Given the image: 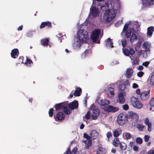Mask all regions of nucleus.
Returning <instances> with one entry per match:
<instances>
[{"instance_id":"f257e3e1","label":"nucleus","mask_w":154,"mask_h":154,"mask_svg":"<svg viewBox=\"0 0 154 154\" xmlns=\"http://www.w3.org/2000/svg\"><path fill=\"white\" fill-rule=\"evenodd\" d=\"M101 4L100 8L103 11H105L103 15V19L106 23L111 21L115 17L116 11L112 10H109V2L106 1L103 2Z\"/></svg>"},{"instance_id":"f03ea898","label":"nucleus","mask_w":154,"mask_h":154,"mask_svg":"<svg viewBox=\"0 0 154 154\" xmlns=\"http://www.w3.org/2000/svg\"><path fill=\"white\" fill-rule=\"evenodd\" d=\"M79 42L80 43H83L84 42L87 43L89 37L88 32L85 30H83L78 35Z\"/></svg>"},{"instance_id":"7ed1b4c3","label":"nucleus","mask_w":154,"mask_h":154,"mask_svg":"<svg viewBox=\"0 0 154 154\" xmlns=\"http://www.w3.org/2000/svg\"><path fill=\"white\" fill-rule=\"evenodd\" d=\"M54 107L57 111H60L62 109L66 114H70V111L68 110L66 108V102L57 104L54 106Z\"/></svg>"},{"instance_id":"20e7f679","label":"nucleus","mask_w":154,"mask_h":154,"mask_svg":"<svg viewBox=\"0 0 154 154\" xmlns=\"http://www.w3.org/2000/svg\"><path fill=\"white\" fill-rule=\"evenodd\" d=\"M100 32L101 31L99 29H94L92 32L91 37L94 43H100V39L99 36Z\"/></svg>"},{"instance_id":"39448f33","label":"nucleus","mask_w":154,"mask_h":154,"mask_svg":"<svg viewBox=\"0 0 154 154\" xmlns=\"http://www.w3.org/2000/svg\"><path fill=\"white\" fill-rule=\"evenodd\" d=\"M131 103L134 108L137 109H140L143 106V104L138 99L134 97L131 98Z\"/></svg>"},{"instance_id":"423d86ee","label":"nucleus","mask_w":154,"mask_h":154,"mask_svg":"<svg viewBox=\"0 0 154 154\" xmlns=\"http://www.w3.org/2000/svg\"><path fill=\"white\" fill-rule=\"evenodd\" d=\"M78 102L76 100H74L72 102L69 104L68 103L66 102V108L68 109L70 111V113L72 112V110L74 109H76L78 106Z\"/></svg>"},{"instance_id":"0eeeda50","label":"nucleus","mask_w":154,"mask_h":154,"mask_svg":"<svg viewBox=\"0 0 154 154\" xmlns=\"http://www.w3.org/2000/svg\"><path fill=\"white\" fill-rule=\"evenodd\" d=\"M122 51L124 54L126 56H129L131 60L133 59L132 57L131 56H132L134 54L135 52L133 48H131L129 49L125 48H122Z\"/></svg>"},{"instance_id":"6e6552de","label":"nucleus","mask_w":154,"mask_h":154,"mask_svg":"<svg viewBox=\"0 0 154 154\" xmlns=\"http://www.w3.org/2000/svg\"><path fill=\"white\" fill-rule=\"evenodd\" d=\"M94 105L92 104L90 107L91 109L90 110H91V116H92V119L93 120L96 119L97 116L99 115L100 113V110L98 109H92V106L93 107Z\"/></svg>"},{"instance_id":"1a4fd4ad","label":"nucleus","mask_w":154,"mask_h":154,"mask_svg":"<svg viewBox=\"0 0 154 154\" xmlns=\"http://www.w3.org/2000/svg\"><path fill=\"white\" fill-rule=\"evenodd\" d=\"M90 15L94 18L99 16V12L98 9L95 6L91 7L90 9Z\"/></svg>"},{"instance_id":"9d476101","label":"nucleus","mask_w":154,"mask_h":154,"mask_svg":"<svg viewBox=\"0 0 154 154\" xmlns=\"http://www.w3.org/2000/svg\"><path fill=\"white\" fill-rule=\"evenodd\" d=\"M150 90L144 91L142 92L140 95L141 99L142 101H146L148 100L150 97Z\"/></svg>"},{"instance_id":"9b49d317","label":"nucleus","mask_w":154,"mask_h":154,"mask_svg":"<svg viewBox=\"0 0 154 154\" xmlns=\"http://www.w3.org/2000/svg\"><path fill=\"white\" fill-rule=\"evenodd\" d=\"M103 109L106 112H114L118 111L119 109L117 107L113 106L111 105H108L105 106Z\"/></svg>"},{"instance_id":"f8f14e48","label":"nucleus","mask_w":154,"mask_h":154,"mask_svg":"<svg viewBox=\"0 0 154 154\" xmlns=\"http://www.w3.org/2000/svg\"><path fill=\"white\" fill-rule=\"evenodd\" d=\"M125 100L123 92H121L119 93L118 95V98L117 99V102L123 104L125 102Z\"/></svg>"},{"instance_id":"ddd939ff","label":"nucleus","mask_w":154,"mask_h":154,"mask_svg":"<svg viewBox=\"0 0 154 154\" xmlns=\"http://www.w3.org/2000/svg\"><path fill=\"white\" fill-rule=\"evenodd\" d=\"M65 114L62 112H58L56 114V116H54V118L56 121L61 120L64 119Z\"/></svg>"},{"instance_id":"4468645a","label":"nucleus","mask_w":154,"mask_h":154,"mask_svg":"<svg viewBox=\"0 0 154 154\" xmlns=\"http://www.w3.org/2000/svg\"><path fill=\"white\" fill-rule=\"evenodd\" d=\"M142 4L145 7H149L154 5V0H142Z\"/></svg>"},{"instance_id":"2eb2a0df","label":"nucleus","mask_w":154,"mask_h":154,"mask_svg":"<svg viewBox=\"0 0 154 154\" xmlns=\"http://www.w3.org/2000/svg\"><path fill=\"white\" fill-rule=\"evenodd\" d=\"M11 57L14 59L16 58L19 56V52L17 48H14L13 49L11 53Z\"/></svg>"},{"instance_id":"dca6fc26","label":"nucleus","mask_w":154,"mask_h":154,"mask_svg":"<svg viewBox=\"0 0 154 154\" xmlns=\"http://www.w3.org/2000/svg\"><path fill=\"white\" fill-rule=\"evenodd\" d=\"M133 73V71L131 68H128L126 71V78L128 79L130 78Z\"/></svg>"},{"instance_id":"f3484780","label":"nucleus","mask_w":154,"mask_h":154,"mask_svg":"<svg viewBox=\"0 0 154 154\" xmlns=\"http://www.w3.org/2000/svg\"><path fill=\"white\" fill-rule=\"evenodd\" d=\"M106 153V149L101 146H98L97 150V154H105Z\"/></svg>"},{"instance_id":"a211bd4d","label":"nucleus","mask_w":154,"mask_h":154,"mask_svg":"<svg viewBox=\"0 0 154 154\" xmlns=\"http://www.w3.org/2000/svg\"><path fill=\"white\" fill-rule=\"evenodd\" d=\"M129 117H130L132 119H135L136 120L138 119V116L137 115L133 112H130L128 113Z\"/></svg>"},{"instance_id":"6ab92c4d","label":"nucleus","mask_w":154,"mask_h":154,"mask_svg":"<svg viewBox=\"0 0 154 154\" xmlns=\"http://www.w3.org/2000/svg\"><path fill=\"white\" fill-rule=\"evenodd\" d=\"M118 118L122 119L123 120H125L126 121L127 120V116L126 114L121 113L118 116Z\"/></svg>"},{"instance_id":"aec40b11","label":"nucleus","mask_w":154,"mask_h":154,"mask_svg":"<svg viewBox=\"0 0 154 154\" xmlns=\"http://www.w3.org/2000/svg\"><path fill=\"white\" fill-rule=\"evenodd\" d=\"M112 39L110 38H108L107 41H106V46H108L109 47L113 48L114 46L113 45V42H112Z\"/></svg>"},{"instance_id":"412c9836","label":"nucleus","mask_w":154,"mask_h":154,"mask_svg":"<svg viewBox=\"0 0 154 154\" xmlns=\"http://www.w3.org/2000/svg\"><path fill=\"white\" fill-rule=\"evenodd\" d=\"M82 91L81 88L79 87H78L75 90L74 95L75 96H79L80 95V93Z\"/></svg>"},{"instance_id":"4be33fe9","label":"nucleus","mask_w":154,"mask_h":154,"mask_svg":"<svg viewBox=\"0 0 154 154\" xmlns=\"http://www.w3.org/2000/svg\"><path fill=\"white\" fill-rule=\"evenodd\" d=\"M154 31V27L151 26L147 28V34L149 36H151Z\"/></svg>"},{"instance_id":"5701e85b","label":"nucleus","mask_w":154,"mask_h":154,"mask_svg":"<svg viewBox=\"0 0 154 154\" xmlns=\"http://www.w3.org/2000/svg\"><path fill=\"white\" fill-rule=\"evenodd\" d=\"M110 104V102L109 100H100L99 104L101 106H105L109 105Z\"/></svg>"},{"instance_id":"b1692460","label":"nucleus","mask_w":154,"mask_h":154,"mask_svg":"<svg viewBox=\"0 0 154 154\" xmlns=\"http://www.w3.org/2000/svg\"><path fill=\"white\" fill-rule=\"evenodd\" d=\"M120 143L118 138L117 137L115 138L112 141V144L115 147H118Z\"/></svg>"},{"instance_id":"393cba45","label":"nucleus","mask_w":154,"mask_h":154,"mask_svg":"<svg viewBox=\"0 0 154 154\" xmlns=\"http://www.w3.org/2000/svg\"><path fill=\"white\" fill-rule=\"evenodd\" d=\"M145 127V126L142 124H137L136 125V128L140 131H143Z\"/></svg>"},{"instance_id":"a878e982","label":"nucleus","mask_w":154,"mask_h":154,"mask_svg":"<svg viewBox=\"0 0 154 154\" xmlns=\"http://www.w3.org/2000/svg\"><path fill=\"white\" fill-rule=\"evenodd\" d=\"M137 39V36L135 34H133L130 37V42L132 43L135 41H136Z\"/></svg>"},{"instance_id":"bb28decb","label":"nucleus","mask_w":154,"mask_h":154,"mask_svg":"<svg viewBox=\"0 0 154 154\" xmlns=\"http://www.w3.org/2000/svg\"><path fill=\"white\" fill-rule=\"evenodd\" d=\"M49 42V39L47 38L42 39L41 40V43L44 46L48 45Z\"/></svg>"},{"instance_id":"cd10ccee","label":"nucleus","mask_w":154,"mask_h":154,"mask_svg":"<svg viewBox=\"0 0 154 154\" xmlns=\"http://www.w3.org/2000/svg\"><path fill=\"white\" fill-rule=\"evenodd\" d=\"M97 133L96 130L93 131L90 134L91 138L93 139H95L97 138Z\"/></svg>"},{"instance_id":"c85d7f7f","label":"nucleus","mask_w":154,"mask_h":154,"mask_svg":"<svg viewBox=\"0 0 154 154\" xmlns=\"http://www.w3.org/2000/svg\"><path fill=\"white\" fill-rule=\"evenodd\" d=\"M91 51L89 49H86L82 54V56L84 57H86L88 56V54H91Z\"/></svg>"},{"instance_id":"c756f323","label":"nucleus","mask_w":154,"mask_h":154,"mask_svg":"<svg viewBox=\"0 0 154 154\" xmlns=\"http://www.w3.org/2000/svg\"><path fill=\"white\" fill-rule=\"evenodd\" d=\"M147 81L149 82L150 85H154V74L152 75L150 79H148Z\"/></svg>"},{"instance_id":"7c9ffc66","label":"nucleus","mask_w":154,"mask_h":154,"mask_svg":"<svg viewBox=\"0 0 154 154\" xmlns=\"http://www.w3.org/2000/svg\"><path fill=\"white\" fill-rule=\"evenodd\" d=\"M86 143V145L85 148L86 149H88L90 146L91 144L92 141L91 140H89L87 141H85Z\"/></svg>"},{"instance_id":"2f4dec72","label":"nucleus","mask_w":154,"mask_h":154,"mask_svg":"<svg viewBox=\"0 0 154 154\" xmlns=\"http://www.w3.org/2000/svg\"><path fill=\"white\" fill-rule=\"evenodd\" d=\"M121 130L118 131L115 130L113 132V136L114 137H118L119 135L121 134Z\"/></svg>"},{"instance_id":"473e14b6","label":"nucleus","mask_w":154,"mask_h":154,"mask_svg":"<svg viewBox=\"0 0 154 154\" xmlns=\"http://www.w3.org/2000/svg\"><path fill=\"white\" fill-rule=\"evenodd\" d=\"M117 121L118 123L120 125H123L126 122L125 120H123L122 119H120L117 118Z\"/></svg>"},{"instance_id":"72a5a7b5","label":"nucleus","mask_w":154,"mask_h":154,"mask_svg":"<svg viewBox=\"0 0 154 154\" xmlns=\"http://www.w3.org/2000/svg\"><path fill=\"white\" fill-rule=\"evenodd\" d=\"M125 37L127 38H128L131 35V31L130 29H128L127 31H125Z\"/></svg>"},{"instance_id":"f704fd0d","label":"nucleus","mask_w":154,"mask_h":154,"mask_svg":"<svg viewBox=\"0 0 154 154\" xmlns=\"http://www.w3.org/2000/svg\"><path fill=\"white\" fill-rule=\"evenodd\" d=\"M125 88L126 86L125 85L122 83L119 84V89L121 91H124L125 89Z\"/></svg>"},{"instance_id":"c9c22d12","label":"nucleus","mask_w":154,"mask_h":154,"mask_svg":"<svg viewBox=\"0 0 154 154\" xmlns=\"http://www.w3.org/2000/svg\"><path fill=\"white\" fill-rule=\"evenodd\" d=\"M150 44L148 42H145L142 44V47L143 48H148L150 47Z\"/></svg>"},{"instance_id":"e433bc0d","label":"nucleus","mask_w":154,"mask_h":154,"mask_svg":"<svg viewBox=\"0 0 154 154\" xmlns=\"http://www.w3.org/2000/svg\"><path fill=\"white\" fill-rule=\"evenodd\" d=\"M91 110L88 111L84 118L85 117V119L87 120L90 119L91 118Z\"/></svg>"},{"instance_id":"4c0bfd02","label":"nucleus","mask_w":154,"mask_h":154,"mask_svg":"<svg viewBox=\"0 0 154 154\" xmlns=\"http://www.w3.org/2000/svg\"><path fill=\"white\" fill-rule=\"evenodd\" d=\"M26 61L25 62L24 64L29 66H30V64L33 63L32 61L30 59H28L27 57H26Z\"/></svg>"},{"instance_id":"58836bf2","label":"nucleus","mask_w":154,"mask_h":154,"mask_svg":"<svg viewBox=\"0 0 154 154\" xmlns=\"http://www.w3.org/2000/svg\"><path fill=\"white\" fill-rule=\"evenodd\" d=\"M124 144V145H123L121 142L119 144L120 148L122 150H125L126 148V145L125 144Z\"/></svg>"},{"instance_id":"ea45409f","label":"nucleus","mask_w":154,"mask_h":154,"mask_svg":"<svg viewBox=\"0 0 154 154\" xmlns=\"http://www.w3.org/2000/svg\"><path fill=\"white\" fill-rule=\"evenodd\" d=\"M45 23H46L45 24L46 26L49 28H51L52 27V23H51L50 21H46L45 22Z\"/></svg>"},{"instance_id":"a19ab883","label":"nucleus","mask_w":154,"mask_h":154,"mask_svg":"<svg viewBox=\"0 0 154 154\" xmlns=\"http://www.w3.org/2000/svg\"><path fill=\"white\" fill-rule=\"evenodd\" d=\"M136 142L138 144H140L143 142L142 139L140 137H138L136 139Z\"/></svg>"},{"instance_id":"79ce46f5","label":"nucleus","mask_w":154,"mask_h":154,"mask_svg":"<svg viewBox=\"0 0 154 154\" xmlns=\"http://www.w3.org/2000/svg\"><path fill=\"white\" fill-rule=\"evenodd\" d=\"M125 136L127 140L129 139L131 137V134L128 132H126L125 134Z\"/></svg>"},{"instance_id":"37998d69","label":"nucleus","mask_w":154,"mask_h":154,"mask_svg":"<svg viewBox=\"0 0 154 154\" xmlns=\"http://www.w3.org/2000/svg\"><path fill=\"white\" fill-rule=\"evenodd\" d=\"M144 122L145 124L147 125L152 124V123L150 122L149 119L147 118H146L145 119L144 121Z\"/></svg>"},{"instance_id":"c03bdc74","label":"nucleus","mask_w":154,"mask_h":154,"mask_svg":"<svg viewBox=\"0 0 154 154\" xmlns=\"http://www.w3.org/2000/svg\"><path fill=\"white\" fill-rule=\"evenodd\" d=\"M53 108H50L48 112V113L49 115V116L50 117H52L53 115Z\"/></svg>"},{"instance_id":"a18cd8bd","label":"nucleus","mask_w":154,"mask_h":154,"mask_svg":"<svg viewBox=\"0 0 154 154\" xmlns=\"http://www.w3.org/2000/svg\"><path fill=\"white\" fill-rule=\"evenodd\" d=\"M139 62V59L137 57H135L133 60V64H136Z\"/></svg>"},{"instance_id":"49530a36","label":"nucleus","mask_w":154,"mask_h":154,"mask_svg":"<svg viewBox=\"0 0 154 154\" xmlns=\"http://www.w3.org/2000/svg\"><path fill=\"white\" fill-rule=\"evenodd\" d=\"M23 56H21L19 57L18 61L19 63H24L25 62H23Z\"/></svg>"},{"instance_id":"de8ad7c7","label":"nucleus","mask_w":154,"mask_h":154,"mask_svg":"<svg viewBox=\"0 0 154 154\" xmlns=\"http://www.w3.org/2000/svg\"><path fill=\"white\" fill-rule=\"evenodd\" d=\"M108 89L109 90L110 94L111 95H114V89L111 87H109L108 88Z\"/></svg>"},{"instance_id":"09e8293b","label":"nucleus","mask_w":154,"mask_h":154,"mask_svg":"<svg viewBox=\"0 0 154 154\" xmlns=\"http://www.w3.org/2000/svg\"><path fill=\"white\" fill-rule=\"evenodd\" d=\"M123 47H125L127 45V41L125 39L121 41Z\"/></svg>"},{"instance_id":"8fccbe9b","label":"nucleus","mask_w":154,"mask_h":154,"mask_svg":"<svg viewBox=\"0 0 154 154\" xmlns=\"http://www.w3.org/2000/svg\"><path fill=\"white\" fill-rule=\"evenodd\" d=\"M149 103L151 106H154V97L151 99Z\"/></svg>"},{"instance_id":"3c124183","label":"nucleus","mask_w":154,"mask_h":154,"mask_svg":"<svg viewBox=\"0 0 154 154\" xmlns=\"http://www.w3.org/2000/svg\"><path fill=\"white\" fill-rule=\"evenodd\" d=\"M129 26L128 24H125L124 26L122 32H125L127 31Z\"/></svg>"},{"instance_id":"603ef678","label":"nucleus","mask_w":154,"mask_h":154,"mask_svg":"<svg viewBox=\"0 0 154 154\" xmlns=\"http://www.w3.org/2000/svg\"><path fill=\"white\" fill-rule=\"evenodd\" d=\"M143 74L144 73L143 72L140 71L137 73V75L139 77H141L143 75Z\"/></svg>"},{"instance_id":"864d4df0","label":"nucleus","mask_w":154,"mask_h":154,"mask_svg":"<svg viewBox=\"0 0 154 154\" xmlns=\"http://www.w3.org/2000/svg\"><path fill=\"white\" fill-rule=\"evenodd\" d=\"M46 24V23H45V22H42L40 25V26L39 27L41 29H42V28H44L45 26H46V25H45Z\"/></svg>"},{"instance_id":"5fc2aeb1","label":"nucleus","mask_w":154,"mask_h":154,"mask_svg":"<svg viewBox=\"0 0 154 154\" xmlns=\"http://www.w3.org/2000/svg\"><path fill=\"white\" fill-rule=\"evenodd\" d=\"M83 137L84 138H85L88 140H89L90 138V136L88 135L86 133L84 134Z\"/></svg>"},{"instance_id":"6e6d98bb","label":"nucleus","mask_w":154,"mask_h":154,"mask_svg":"<svg viewBox=\"0 0 154 154\" xmlns=\"http://www.w3.org/2000/svg\"><path fill=\"white\" fill-rule=\"evenodd\" d=\"M122 108L125 110H127L129 108V106L127 104H125L122 106Z\"/></svg>"},{"instance_id":"4d7b16f0","label":"nucleus","mask_w":154,"mask_h":154,"mask_svg":"<svg viewBox=\"0 0 154 154\" xmlns=\"http://www.w3.org/2000/svg\"><path fill=\"white\" fill-rule=\"evenodd\" d=\"M149 63V61H146L143 63L142 65L145 66L146 67H147L148 66Z\"/></svg>"},{"instance_id":"13d9d810","label":"nucleus","mask_w":154,"mask_h":154,"mask_svg":"<svg viewBox=\"0 0 154 154\" xmlns=\"http://www.w3.org/2000/svg\"><path fill=\"white\" fill-rule=\"evenodd\" d=\"M77 152V148L75 147L72 149V153H73L74 154H76Z\"/></svg>"},{"instance_id":"bf43d9fd","label":"nucleus","mask_w":154,"mask_h":154,"mask_svg":"<svg viewBox=\"0 0 154 154\" xmlns=\"http://www.w3.org/2000/svg\"><path fill=\"white\" fill-rule=\"evenodd\" d=\"M149 137H150L149 135H145L144 136V140H145V141L146 142H148L149 140Z\"/></svg>"},{"instance_id":"052dcab7","label":"nucleus","mask_w":154,"mask_h":154,"mask_svg":"<svg viewBox=\"0 0 154 154\" xmlns=\"http://www.w3.org/2000/svg\"><path fill=\"white\" fill-rule=\"evenodd\" d=\"M107 135V137L108 138V139H109V138L110 137H112V134L110 132H108L106 134Z\"/></svg>"},{"instance_id":"680f3d73","label":"nucleus","mask_w":154,"mask_h":154,"mask_svg":"<svg viewBox=\"0 0 154 154\" xmlns=\"http://www.w3.org/2000/svg\"><path fill=\"white\" fill-rule=\"evenodd\" d=\"M148 128H147V130L148 131L150 132L152 130V124H150L149 125H148Z\"/></svg>"},{"instance_id":"e2e57ef3","label":"nucleus","mask_w":154,"mask_h":154,"mask_svg":"<svg viewBox=\"0 0 154 154\" xmlns=\"http://www.w3.org/2000/svg\"><path fill=\"white\" fill-rule=\"evenodd\" d=\"M147 154H154V149L150 150L148 152Z\"/></svg>"},{"instance_id":"0e129e2a","label":"nucleus","mask_w":154,"mask_h":154,"mask_svg":"<svg viewBox=\"0 0 154 154\" xmlns=\"http://www.w3.org/2000/svg\"><path fill=\"white\" fill-rule=\"evenodd\" d=\"M138 87V85L136 83H134L132 85V87L134 88H137Z\"/></svg>"},{"instance_id":"69168bd1","label":"nucleus","mask_w":154,"mask_h":154,"mask_svg":"<svg viewBox=\"0 0 154 154\" xmlns=\"http://www.w3.org/2000/svg\"><path fill=\"white\" fill-rule=\"evenodd\" d=\"M66 154H72V152L70 151V148H69L66 152Z\"/></svg>"},{"instance_id":"338daca9","label":"nucleus","mask_w":154,"mask_h":154,"mask_svg":"<svg viewBox=\"0 0 154 154\" xmlns=\"http://www.w3.org/2000/svg\"><path fill=\"white\" fill-rule=\"evenodd\" d=\"M133 149L134 151H137L138 150V148L137 146H134L133 147Z\"/></svg>"},{"instance_id":"774afa93","label":"nucleus","mask_w":154,"mask_h":154,"mask_svg":"<svg viewBox=\"0 0 154 154\" xmlns=\"http://www.w3.org/2000/svg\"><path fill=\"white\" fill-rule=\"evenodd\" d=\"M136 93L137 94H140V90L139 89H137L136 90Z\"/></svg>"}]
</instances>
